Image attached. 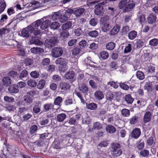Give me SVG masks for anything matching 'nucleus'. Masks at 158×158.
Instances as JSON below:
<instances>
[{
    "instance_id": "79ce46f5",
    "label": "nucleus",
    "mask_w": 158,
    "mask_h": 158,
    "mask_svg": "<svg viewBox=\"0 0 158 158\" xmlns=\"http://www.w3.org/2000/svg\"><path fill=\"white\" fill-rule=\"evenodd\" d=\"M27 111V109L24 107H20L19 108L18 112V114L20 116H21L24 114Z\"/></svg>"
},
{
    "instance_id": "774afa93",
    "label": "nucleus",
    "mask_w": 158,
    "mask_h": 158,
    "mask_svg": "<svg viewBox=\"0 0 158 158\" xmlns=\"http://www.w3.org/2000/svg\"><path fill=\"white\" fill-rule=\"evenodd\" d=\"M120 87L125 90H127L129 88V86L124 83H121L119 84Z\"/></svg>"
},
{
    "instance_id": "c03bdc74",
    "label": "nucleus",
    "mask_w": 158,
    "mask_h": 158,
    "mask_svg": "<svg viewBox=\"0 0 158 158\" xmlns=\"http://www.w3.org/2000/svg\"><path fill=\"white\" fill-rule=\"evenodd\" d=\"M114 97V95L113 93L111 92L109 93L106 96L107 102H111L113 100Z\"/></svg>"
},
{
    "instance_id": "680f3d73",
    "label": "nucleus",
    "mask_w": 158,
    "mask_h": 158,
    "mask_svg": "<svg viewBox=\"0 0 158 158\" xmlns=\"http://www.w3.org/2000/svg\"><path fill=\"white\" fill-rule=\"evenodd\" d=\"M17 88H22L25 87L26 84L25 82L23 81H20L19 82L17 85H16Z\"/></svg>"
},
{
    "instance_id": "ddd939ff",
    "label": "nucleus",
    "mask_w": 158,
    "mask_h": 158,
    "mask_svg": "<svg viewBox=\"0 0 158 158\" xmlns=\"http://www.w3.org/2000/svg\"><path fill=\"white\" fill-rule=\"evenodd\" d=\"M55 63L56 64H60L63 66H64L66 65L67 62L64 59L60 58L56 60Z\"/></svg>"
},
{
    "instance_id": "7ed1b4c3",
    "label": "nucleus",
    "mask_w": 158,
    "mask_h": 158,
    "mask_svg": "<svg viewBox=\"0 0 158 158\" xmlns=\"http://www.w3.org/2000/svg\"><path fill=\"white\" fill-rule=\"evenodd\" d=\"M48 39L45 41L44 43L45 47L48 48H51L55 46V44L58 42L57 38L52 35L47 36Z\"/></svg>"
},
{
    "instance_id": "6e6d98bb",
    "label": "nucleus",
    "mask_w": 158,
    "mask_h": 158,
    "mask_svg": "<svg viewBox=\"0 0 158 158\" xmlns=\"http://www.w3.org/2000/svg\"><path fill=\"white\" fill-rule=\"evenodd\" d=\"M5 108L9 111H14L15 109V107L13 105H8L5 107Z\"/></svg>"
},
{
    "instance_id": "2f4dec72",
    "label": "nucleus",
    "mask_w": 158,
    "mask_h": 158,
    "mask_svg": "<svg viewBox=\"0 0 158 158\" xmlns=\"http://www.w3.org/2000/svg\"><path fill=\"white\" fill-rule=\"evenodd\" d=\"M136 76L140 80H143L145 78V75L144 73L140 71H138L136 72Z\"/></svg>"
},
{
    "instance_id": "a18cd8bd",
    "label": "nucleus",
    "mask_w": 158,
    "mask_h": 158,
    "mask_svg": "<svg viewBox=\"0 0 158 158\" xmlns=\"http://www.w3.org/2000/svg\"><path fill=\"white\" fill-rule=\"evenodd\" d=\"M102 128V125L98 122H96L93 124V129L100 130Z\"/></svg>"
},
{
    "instance_id": "39448f33",
    "label": "nucleus",
    "mask_w": 158,
    "mask_h": 158,
    "mask_svg": "<svg viewBox=\"0 0 158 158\" xmlns=\"http://www.w3.org/2000/svg\"><path fill=\"white\" fill-rule=\"evenodd\" d=\"M120 147V144L118 143H115L112 144L111 153L113 156L116 157L119 156L122 154V151L119 149Z\"/></svg>"
},
{
    "instance_id": "c756f323",
    "label": "nucleus",
    "mask_w": 158,
    "mask_h": 158,
    "mask_svg": "<svg viewBox=\"0 0 158 158\" xmlns=\"http://www.w3.org/2000/svg\"><path fill=\"white\" fill-rule=\"evenodd\" d=\"M72 26V23L69 21L65 24H64L62 26V30H66L70 28Z\"/></svg>"
},
{
    "instance_id": "13d9d810",
    "label": "nucleus",
    "mask_w": 158,
    "mask_h": 158,
    "mask_svg": "<svg viewBox=\"0 0 158 158\" xmlns=\"http://www.w3.org/2000/svg\"><path fill=\"white\" fill-rule=\"evenodd\" d=\"M6 7V4L4 2H0V14L2 13Z\"/></svg>"
},
{
    "instance_id": "0eeeda50",
    "label": "nucleus",
    "mask_w": 158,
    "mask_h": 158,
    "mask_svg": "<svg viewBox=\"0 0 158 158\" xmlns=\"http://www.w3.org/2000/svg\"><path fill=\"white\" fill-rule=\"evenodd\" d=\"M102 29L104 32H107L111 28L110 26L109 23L107 21H103L101 24Z\"/></svg>"
},
{
    "instance_id": "72a5a7b5",
    "label": "nucleus",
    "mask_w": 158,
    "mask_h": 158,
    "mask_svg": "<svg viewBox=\"0 0 158 158\" xmlns=\"http://www.w3.org/2000/svg\"><path fill=\"white\" fill-rule=\"evenodd\" d=\"M132 50L131 45L130 44H126L124 52L125 53H128L130 52Z\"/></svg>"
},
{
    "instance_id": "ea45409f",
    "label": "nucleus",
    "mask_w": 158,
    "mask_h": 158,
    "mask_svg": "<svg viewBox=\"0 0 158 158\" xmlns=\"http://www.w3.org/2000/svg\"><path fill=\"white\" fill-rule=\"evenodd\" d=\"M149 44L152 46H155L158 44V39L156 38L153 39L149 41Z\"/></svg>"
},
{
    "instance_id": "a878e982",
    "label": "nucleus",
    "mask_w": 158,
    "mask_h": 158,
    "mask_svg": "<svg viewBox=\"0 0 158 158\" xmlns=\"http://www.w3.org/2000/svg\"><path fill=\"white\" fill-rule=\"evenodd\" d=\"M106 130L107 132L111 134L114 133L116 131L115 128L111 125L107 126L106 127Z\"/></svg>"
},
{
    "instance_id": "bb28decb",
    "label": "nucleus",
    "mask_w": 158,
    "mask_h": 158,
    "mask_svg": "<svg viewBox=\"0 0 158 158\" xmlns=\"http://www.w3.org/2000/svg\"><path fill=\"white\" fill-rule=\"evenodd\" d=\"M40 102H36L35 105L33 107V112L35 113H38L40 112Z\"/></svg>"
},
{
    "instance_id": "f704fd0d",
    "label": "nucleus",
    "mask_w": 158,
    "mask_h": 158,
    "mask_svg": "<svg viewBox=\"0 0 158 158\" xmlns=\"http://www.w3.org/2000/svg\"><path fill=\"white\" fill-rule=\"evenodd\" d=\"M125 100L128 104H131L133 102L134 99L132 98L130 94H127L125 96Z\"/></svg>"
},
{
    "instance_id": "dca6fc26",
    "label": "nucleus",
    "mask_w": 158,
    "mask_h": 158,
    "mask_svg": "<svg viewBox=\"0 0 158 158\" xmlns=\"http://www.w3.org/2000/svg\"><path fill=\"white\" fill-rule=\"evenodd\" d=\"M2 83L5 86H8L11 84V80L8 77H4L2 80Z\"/></svg>"
},
{
    "instance_id": "603ef678",
    "label": "nucleus",
    "mask_w": 158,
    "mask_h": 158,
    "mask_svg": "<svg viewBox=\"0 0 158 158\" xmlns=\"http://www.w3.org/2000/svg\"><path fill=\"white\" fill-rule=\"evenodd\" d=\"M62 98L60 97H57L54 101V104L55 105H59L62 101Z\"/></svg>"
},
{
    "instance_id": "49530a36",
    "label": "nucleus",
    "mask_w": 158,
    "mask_h": 158,
    "mask_svg": "<svg viewBox=\"0 0 158 158\" xmlns=\"http://www.w3.org/2000/svg\"><path fill=\"white\" fill-rule=\"evenodd\" d=\"M100 55L102 59H106L108 57V53L106 52L103 51L101 52Z\"/></svg>"
},
{
    "instance_id": "338daca9",
    "label": "nucleus",
    "mask_w": 158,
    "mask_h": 158,
    "mask_svg": "<svg viewBox=\"0 0 158 158\" xmlns=\"http://www.w3.org/2000/svg\"><path fill=\"white\" fill-rule=\"evenodd\" d=\"M4 100L7 102H12L14 101L13 98L8 96H5L4 97Z\"/></svg>"
},
{
    "instance_id": "69168bd1",
    "label": "nucleus",
    "mask_w": 158,
    "mask_h": 158,
    "mask_svg": "<svg viewBox=\"0 0 158 158\" xmlns=\"http://www.w3.org/2000/svg\"><path fill=\"white\" fill-rule=\"evenodd\" d=\"M130 30L129 27L128 26L123 27L122 29V33L123 34H126Z\"/></svg>"
},
{
    "instance_id": "412c9836",
    "label": "nucleus",
    "mask_w": 158,
    "mask_h": 158,
    "mask_svg": "<svg viewBox=\"0 0 158 158\" xmlns=\"http://www.w3.org/2000/svg\"><path fill=\"white\" fill-rule=\"evenodd\" d=\"M137 35V32L135 31H130L128 34V37L129 39L133 40L135 39Z\"/></svg>"
},
{
    "instance_id": "37998d69",
    "label": "nucleus",
    "mask_w": 158,
    "mask_h": 158,
    "mask_svg": "<svg viewBox=\"0 0 158 158\" xmlns=\"http://www.w3.org/2000/svg\"><path fill=\"white\" fill-rule=\"evenodd\" d=\"M122 114L124 117H128L130 114V111L129 110L126 109H124L122 110Z\"/></svg>"
},
{
    "instance_id": "bf43d9fd",
    "label": "nucleus",
    "mask_w": 158,
    "mask_h": 158,
    "mask_svg": "<svg viewBox=\"0 0 158 158\" xmlns=\"http://www.w3.org/2000/svg\"><path fill=\"white\" fill-rule=\"evenodd\" d=\"M98 33L96 31H93L89 32V35L93 37H96L98 36Z\"/></svg>"
},
{
    "instance_id": "09e8293b",
    "label": "nucleus",
    "mask_w": 158,
    "mask_h": 158,
    "mask_svg": "<svg viewBox=\"0 0 158 158\" xmlns=\"http://www.w3.org/2000/svg\"><path fill=\"white\" fill-rule=\"evenodd\" d=\"M30 75L34 78H37L40 76V74L39 72L35 71L31 72Z\"/></svg>"
},
{
    "instance_id": "e2e57ef3",
    "label": "nucleus",
    "mask_w": 158,
    "mask_h": 158,
    "mask_svg": "<svg viewBox=\"0 0 158 158\" xmlns=\"http://www.w3.org/2000/svg\"><path fill=\"white\" fill-rule=\"evenodd\" d=\"M32 116V115L30 113L25 114L23 117V120L24 121H27Z\"/></svg>"
},
{
    "instance_id": "a19ab883",
    "label": "nucleus",
    "mask_w": 158,
    "mask_h": 158,
    "mask_svg": "<svg viewBox=\"0 0 158 158\" xmlns=\"http://www.w3.org/2000/svg\"><path fill=\"white\" fill-rule=\"evenodd\" d=\"M27 83L28 86L31 87H35L37 85L36 81L32 79L28 80L27 81Z\"/></svg>"
},
{
    "instance_id": "864d4df0",
    "label": "nucleus",
    "mask_w": 158,
    "mask_h": 158,
    "mask_svg": "<svg viewBox=\"0 0 158 158\" xmlns=\"http://www.w3.org/2000/svg\"><path fill=\"white\" fill-rule=\"evenodd\" d=\"M28 75V72L26 70H24L22 71L19 76L20 78L26 77Z\"/></svg>"
},
{
    "instance_id": "393cba45",
    "label": "nucleus",
    "mask_w": 158,
    "mask_h": 158,
    "mask_svg": "<svg viewBox=\"0 0 158 158\" xmlns=\"http://www.w3.org/2000/svg\"><path fill=\"white\" fill-rule=\"evenodd\" d=\"M127 4L126 7L127 10L133 9L135 6V3L133 1H130Z\"/></svg>"
},
{
    "instance_id": "f3484780",
    "label": "nucleus",
    "mask_w": 158,
    "mask_h": 158,
    "mask_svg": "<svg viewBox=\"0 0 158 158\" xmlns=\"http://www.w3.org/2000/svg\"><path fill=\"white\" fill-rule=\"evenodd\" d=\"M17 87V86L16 85H12L9 87L8 88V90L10 93H18L19 90Z\"/></svg>"
},
{
    "instance_id": "5701e85b",
    "label": "nucleus",
    "mask_w": 158,
    "mask_h": 158,
    "mask_svg": "<svg viewBox=\"0 0 158 158\" xmlns=\"http://www.w3.org/2000/svg\"><path fill=\"white\" fill-rule=\"evenodd\" d=\"M66 118V114H65L62 113L57 115L56 119L58 122H61L63 121Z\"/></svg>"
},
{
    "instance_id": "0e129e2a",
    "label": "nucleus",
    "mask_w": 158,
    "mask_h": 158,
    "mask_svg": "<svg viewBox=\"0 0 158 158\" xmlns=\"http://www.w3.org/2000/svg\"><path fill=\"white\" fill-rule=\"evenodd\" d=\"M107 85H110L115 89H117L118 87V85H117L116 82L113 81L108 82Z\"/></svg>"
},
{
    "instance_id": "1a4fd4ad",
    "label": "nucleus",
    "mask_w": 158,
    "mask_h": 158,
    "mask_svg": "<svg viewBox=\"0 0 158 158\" xmlns=\"http://www.w3.org/2000/svg\"><path fill=\"white\" fill-rule=\"evenodd\" d=\"M141 134V131L139 128H136L133 130L131 134V136L135 139L139 137Z\"/></svg>"
},
{
    "instance_id": "9d476101",
    "label": "nucleus",
    "mask_w": 158,
    "mask_h": 158,
    "mask_svg": "<svg viewBox=\"0 0 158 158\" xmlns=\"http://www.w3.org/2000/svg\"><path fill=\"white\" fill-rule=\"evenodd\" d=\"M152 114L149 111H147L144 114L143 117V121L144 123L149 122L151 119Z\"/></svg>"
},
{
    "instance_id": "f8f14e48",
    "label": "nucleus",
    "mask_w": 158,
    "mask_h": 158,
    "mask_svg": "<svg viewBox=\"0 0 158 158\" xmlns=\"http://www.w3.org/2000/svg\"><path fill=\"white\" fill-rule=\"evenodd\" d=\"M127 3V0H121L118 4V7L120 9L124 8L123 10L124 12L126 11V7Z\"/></svg>"
},
{
    "instance_id": "4c0bfd02",
    "label": "nucleus",
    "mask_w": 158,
    "mask_h": 158,
    "mask_svg": "<svg viewBox=\"0 0 158 158\" xmlns=\"http://www.w3.org/2000/svg\"><path fill=\"white\" fill-rule=\"evenodd\" d=\"M103 7L101 6L97 7L94 10V13L97 15H101L102 14Z\"/></svg>"
},
{
    "instance_id": "f03ea898",
    "label": "nucleus",
    "mask_w": 158,
    "mask_h": 158,
    "mask_svg": "<svg viewBox=\"0 0 158 158\" xmlns=\"http://www.w3.org/2000/svg\"><path fill=\"white\" fill-rule=\"evenodd\" d=\"M45 18L38 20L32 23L35 30H38V28L40 26V29L44 30L48 27L49 24L51 23V21L49 20H45Z\"/></svg>"
},
{
    "instance_id": "4d7b16f0",
    "label": "nucleus",
    "mask_w": 158,
    "mask_h": 158,
    "mask_svg": "<svg viewBox=\"0 0 158 158\" xmlns=\"http://www.w3.org/2000/svg\"><path fill=\"white\" fill-rule=\"evenodd\" d=\"M144 43L142 40H139L136 43V46L138 48H140L144 46Z\"/></svg>"
},
{
    "instance_id": "a211bd4d",
    "label": "nucleus",
    "mask_w": 158,
    "mask_h": 158,
    "mask_svg": "<svg viewBox=\"0 0 158 158\" xmlns=\"http://www.w3.org/2000/svg\"><path fill=\"white\" fill-rule=\"evenodd\" d=\"M70 87V85L68 83L66 82H62L60 84V88L64 91H66L69 89Z\"/></svg>"
},
{
    "instance_id": "473e14b6",
    "label": "nucleus",
    "mask_w": 158,
    "mask_h": 158,
    "mask_svg": "<svg viewBox=\"0 0 158 158\" xmlns=\"http://www.w3.org/2000/svg\"><path fill=\"white\" fill-rule=\"evenodd\" d=\"M79 89L83 93H85L88 90V88L85 84H82L79 86Z\"/></svg>"
},
{
    "instance_id": "4be33fe9",
    "label": "nucleus",
    "mask_w": 158,
    "mask_h": 158,
    "mask_svg": "<svg viewBox=\"0 0 158 158\" xmlns=\"http://www.w3.org/2000/svg\"><path fill=\"white\" fill-rule=\"evenodd\" d=\"M61 10H60L58 12L53 13L54 14L52 15V17L53 20H59L60 15H61Z\"/></svg>"
},
{
    "instance_id": "6ab92c4d",
    "label": "nucleus",
    "mask_w": 158,
    "mask_h": 158,
    "mask_svg": "<svg viewBox=\"0 0 158 158\" xmlns=\"http://www.w3.org/2000/svg\"><path fill=\"white\" fill-rule=\"evenodd\" d=\"M97 105L94 103H86V108L91 110H95L97 108Z\"/></svg>"
},
{
    "instance_id": "8fccbe9b",
    "label": "nucleus",
    "mask_w": 158,
    "mask_h": 158,
    "mask_svg": "<svg viewBox=\"0 0 158 158\" xmlns=\"http://www.w3.org/2000/svg\"><path fill=\"white\" fill-rule=\"evenodd\" d=\"M149 151L146 149L142 150L140 152V155L144 157H146L148 156L149 154Z\"/></svg>"
},
{
    "instance_id": "cd10ccee",
    "label": "nucleus",
    "mask_w": 158,
    "mask_h": 158,
    "mask_svg": "<svg viewBox=\"0 0 158 158\" xmlns=\"http://www.w3.org/2000/svg\"><path fill=\"white\" fill-rule=\"evenodd\" d=\"M45 81L44 79L40 80L37 85V87L38 89H43L45 85Z\"/></svg>"
},
{
    "instance_id": "3c124183",
    "label": "nucleus",
    "mask_w": 158,
    "mask_h": 158,
    "mask_svg": "<svg viewBox=\"0 0 158 158\" xmlns=\"http://www.w3.org/2000/svg\"><path fill=\"white\" fill-rule=\"evenodd\" d=\"M80 49L77 48H73L71 51L72 54L74 56L77 55L80 52Z\"/></svg>"
},
{
    "instance_id": "20e7f679",
    "label": "nucleus",
    "mask_w": 158,
    "mask_h": 158,
    "mask_svg": "<svg viewBox=\"0 0 158 158\" xmlns=\"http://www.w3.org/2000/svg\"><path fill=\"white\" fill-rule=\"evenodd\" d=\"M73 10L68 9L67 10H62L61 11V15H60L59 21L63 23L69 18L70 15L72 13Z\"/></svg>"
},
{
    "instance_id": "c9c22d12",
    "label": "nucleus",
    "mask_w": 158,
    "mask_h": 158,
    "mask_svg": "<svg viewBox=\"0 0 158 158\" xmlns=\"http://www.w3.org/2000/svg\"><path fill=\"white\" fill-rule=\"evenodd\" d=\"M53 107V105L52 103L46 104L44 105V108L45 111H48L52 109Z\"/></svg>"
},
{
    "instance_id": "9b49d317",
    "label": "nucleus",
    "mask_w": 158,
    "mask_h": 158,
    "mask_svg": "<svg viewBox=\"0 0 158 158\" xmlns=\"http://www.w3.org/2000/svg\"><path fill=\"white\" fill-rule=\"evenodd\" d=\"M94 95L96 98L98 100H101L104 97L103 93L99 90L96 91L94 93Z\"/></svg>"
},
{
    "instance_id": "e433bc0d",
    "label": "nucleus",
    "mask_w": 158,
    "mask_h": 158,
    "mask_svg": "<svg viewBox=\"0 0 158 158\" xmlns=\"http://www.w3.org/2000/svg\"><path fill=\"white\" fill-rule=\"evenodd\" d=\"M115 47V44L112 42H110L107 44L106 46V48L107 49L111 50L113 49Z\"/></svg>"
},
{
    "instance_id": "4468645a",
    "label": "nucleus",
    "mask_w": 158,
    "mask_h": 158,
    "mask_svg": "<svg viewBox=\"0 0 158 158\" xmlns=\"http://www.w3.org/2000/svg\"><path fill=\"white\" fill-rule=\"evenodd\" d=\"M44 49L39 47H33L31 49V52L33 53L40 54L43 52Z\"/></svg>"
},
{
    "instance_id": "6e6552de",
    "label": "nucleus",
    "mask_w": 158,
    "mask_h": 158,
    "mask_svg": "<svg viewBox=\"0 0 158 158\" xmlns=\"http://www.w3.org/2000/svg\"><path fill=\"white\" fill-rule=\"evenodd\" d=\"M85 10L83 8H78L74 11L73 10V13L77 17H80L84 13Z\"/></svg>"
},
{
    "instance_id": "2eb2a0df",
    "label": "nucleus",
    "mask_w": 158,
    "mask_h": 158,
    "mask_svg": "<svg viewBox=\"0 0 158 158\" xmlns=\"http://www.w3.org/2000/svg\"><path fill=\"white\" fill-rule=\"evenodd\" d=\"M156 18L154 14H150L147 18L148 22L149 24H152L155 22Z\"/></svg>"
},
{
    "instance_id": "c85d7f7f",
    "label": "nucleus",
    "mask_w": 158,
    "mask_h": 158,
    "mask_svg": "<svg viewBox=\"0 0 158 158\" xmlns=\"http://www.w3.org/2000/svg\"><path fill=\"white\" fill-rule=\"evenodd\" d=\"M60 26V23L56 22H54L50 25V28L54 30L57 29Z\"/></svg>"
},
{
    "instance_id": "de8ad7c7",
    "label": "nucleus",
    "mask_w": 158,
    "mask_h": 158,
    "mask_svg": "<svg viewBox=\"0 0 158 158\" xmlns=\"http://www.w3.org/2000/svg\"><path fill=\"white\" fill-rule=\"evenodd\" d=\"M37 126L35 125H32L30 128V132L31 134H33L36 132L37 130Z\"/></svg>"
},
{
    "instance_id": "f257e3e1",
    "label": "nucleus",
    "mask_w": 158,
    "mask_h": 158,
    "mask_svg": "<svg viewBox=\"0 0 158 158\" xmlns=\"http://www.w3.org/2000/svg\"><path fill=\"white\" fill-rule=\"evenodd\" d=\"M33 24L30 25L27 27L22 29L20 35L24 38H27L30 36V35L33 34L34 36L40 35L41 33L40 30H35Z\"/></svg>"
},
{
    "instance_id": "58836bf2",
    "label": "nucleus",
    "mask_w": 158,
    "mask_h": 158,
    "mask_svg": "<svg viewBox=\"0 0 158 158\" xmlns=\"http://www.w3.org/2000/svg\"><path fill=\"white\" fill-rule=\"evenodd\" d=\"M23 99V101L26 103H31L32 102V98L30 95H27L24 96Z\"/></svg>"
},
{
    "instance_id": "7c9ffc66",
    "label": "nucleus",
    "mask_w": 158,
    "mask_h": 158,
    "mask_svg": "<svg viewBox=\"0 0 158 158\" xmlns=\"http://www.w3.org/2000/svg\"><path fill=\"white\" fill-rule=\"evenodd\" d=\"M24 63L26 66H30L33 63V60L32 58L28 57L26 58L24 61Z\"/></svg>"
},
{
    "instance_id": "423d86ee",
    "label": "nucleus",
    "mask_w": 158,
    "mask_h": 158,
    "mask_svg": "<svg viewBox=\"0 0 158 158\" xmlns=\"http://www.w3.org/2000/svg\"><path fill=\"white\" fill-rule=\"evenodd\" d=\"M63 53V50L60 48L56 47L53 48L52 51V55L53 57L55 58L60 56Z\"/></svg>"
},
{
    "instance_id": "b1692460",
    "label": "nucleus",
    "mask_w": 158,
    "mask_h": 158,
    "mask_svg": "<svg viewBox=\"0 0 158 158\" xmlns=\"http://www.w3.org/2000/svg\"><path fill=\"white\" fill-rule=\"evenodd\" d=\"M120 28L119 25H116L111 30L110 34L112 35H114L117 34L119 31Z\"/></svg>"
},
{
    "instance_id": "5fc2aeb1",
    "label": "nucleus",
    "mask_w": 158,
    "mask_h": 158,
    "mask_svg": "<svg viewBox=\"0 0 158 158\" xmlns=\"http://www.w3.org/2000/svg\"><path fill=\"white\" fill-rule=\"evenodd\" d=\"M144 142L140 141L137 143L136 148L138 150H140L144 147Z\"/></svg>"
},
{
    "instance_id": "aec40b11",
    "label": "nucleus",
    "mask_w": 158,
    "mask_h": 158,
    "mask_svg": "<svg viewBox=\"0 0 158 158\" xmlns=\"http://www.w3.org/2000/svg\"><path fill=\"white\" fill-rule=\"evenodd\" d=\"M75 75V73L73 71H69V72L66 73L64 77L66 79H71L73 78Z\"/></svg>"
},
{
    "instance_id": "052dcab7",
    "label": "nucleus",
    "mask_w": 158,
    "mask_h": 158,
    "mask_svg": "<svg viewBox=\"0 0 158 158\" xmlns=\"http://www.w3.org/2000/svg\"><path fill=\"white\" fill-rule=\"evenodd\" d=\"M50 62V59L49 58H45L42 60V64L44 65H47L49 64Z\"/></svg>"
}]
</instances>
